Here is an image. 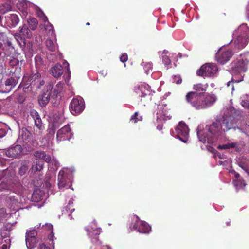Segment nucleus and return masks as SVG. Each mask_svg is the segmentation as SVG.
I'll return each instance as SVG.
<instances>
[{"label": "nucleus", "instance_id": "f257e3e1", "mask_svg": "<svg viewBox=\"0 0 249 249\" xmlns=\"http://www.w3.org/2000/svg\"><path fill=\"white\" fill-rule=\"evenodd\" d=\"M249 61L246 59L241 58L234 61L231 64V73L233 75L231 81L227 83V86H230L233 82L239 83L243 80L245 73L247 70Z\"/></svg>", "mask_w": 249, "mask_h": 249}, {"label": "nucleus", "instance_id": "f03ea898", "mask_svg": "<svg viewBox=\"0 0 249 249\" xmlns=\"http://www.w3.org/2000/svg\"><path fill=\"white\" fill-rule=\"evenodd\" d=\"M40 78L41 74L38 72L32 73L26 81V78H23V80L18 88L23 87L24 92L37 91L45 84L44 80H41Z\"/></svg>", "mask_w": 249, "mask_h": 249}, {"label": "nucleus", "instance_id": "7ed1b4c3", "mask_svg": "<svg viewBox=\"0 0 249 249\" xmlns=\"http://www.w3.org/2000/svg\"><path fill=\"white\" fill-rule=\"evenodd\" d=\"M20 67H17L13 72L12 76L7 79L4 84H1V93H8L16 86L18 80L21 76Z\"/></svg>", "mask_w": 249, "mask_h": 249}, {"label": "nucleus", "instance_id": "20e7f679", "mask_svg": "<svg viewBox=\"0 0 249 249\" xmlns=\"http://www.w3.org/2000/svg\"><path fill=\"white\" fill-rule=\"evenodd\" d=\"M238 30L240 34L234 40L235 47L242 49L247 45L249 40V28L246 25H242L238 28Z\"/></svg>", "mask_w": 249, "mask_h": 249}, {"label": "nucleus", "instance_id": "39448f33", "mask_svg": "<svg viewBox=\"0 0 249 249\" xmlns=\"http://www.w3.org/2000/svg\"><path fill=\"white\" fill-rule=\"evenodd\" d=\"M53 85L52 83H49L46 85L45 89L43 93L39 96L38 102L41 106H45L50 100V97L56 96L59 93L58 91L55 89H53Z\"/></svg>", "mask_w": 249, "mask_h": 249}, {"label": "nucleus", "instance_id": "423d86ee", "mask_svg": "<svg viewBox=\"0 0 249 249\" xmlns=\"http://www.w3.org/2000/svg\"><path fill=\"white\" fill-rule=\"evenodd\" d=\"M73 176L67 170H61L58 175V185L59 189L69 188L71 186Z\"/></svg>", "mask_w": 249, "mask_h": 249}, {"label": "nucleus", "instance_id": "0eeeda50", "mask_svg": "<svg viewBox=\"0 0 249 249\" xmlns=\"http://www.w3.org/2000/svg\"><path fill=\"white\" fill-rule=\"evenodd\" d=\"M189 132V130L187 125L184 122L181 121L175 128L173 133L180 141L186 143L188 140Z\"/></svg>", "mask_w": 249, "mask_h": 249}, {"label": "nucleus", "instance_id": "6e6552de", "mask_svg": "<svg viewBox=\"0 0 249 249\" xmlns=\"http://www.w3.org/2000/svg\"><path fill=\"white\" fill-rule=\"evenodd\" d=\"M136 96L140 99L141 104L145 106V104L150 99L149 91L146 86L143 85H137L134 87Z\"/></svg>", "mask_w": 249, "mask_h": 249}, {"label": "nucleus", "instance_id": "1a4fd4ad", "mask_svg": "<svg viewBox=\"0 0 249 249\" xmlns=\"http://www.w3.org/2000/svg\"><path fill=\"white\" fill-rule=\"evenodd\" d=\"M186 100L196 108H202V94L200 92H189L186 95Z\"/></svg>", "mask_w": 249, "mask_h": 249}, {"label": "nucleus", "instance_id": "9d476101", "mask_svg": "<svg viewBox=\"0 0 249 249\" xmlns=\"http://www.w3.org/2000/svg\"><path fill=\"white\" fill-rule=\"evenodd\" d=\"M85 108V103L83 99L74 98L70 103V110L72 114L75 115L81 113Z\"/></svg>", "mask_w": 249, "mask_h": 249}, {"label": "nucleus", "instance_id": "9b49d317", "mask_svg": "<svg viewBox=\"0 0 249 249\" xmlns=\"http://www.w3.org/2000/svg\"><path fill=\"white\" fill-rule=\"evenodd\" d=\"M72 136V133L70 126L67 124L58 130L56 134V139L57 142H61L70 140Z\"/></svg>", "mask_w": 249, "mask_h": 249}, {"label": "nucleus", "instance_id": "f8f14e48", "mask_svg": "<svg viewBox=\"0 0 249 249\" xmlns=\"http://www.w3.org/2000/svg\"><path fill=\"white\" fill-rule=\"evenodd\" d=\"M37 234L36 230H30L26 233V245L29 249H31L35 246L36 236Z\"/></svg>", "mask_w": 249, "mask_h": 249}, {"label": "nucleus", "instance_id": "ddd939ff", "mask_svg": "<svg viewBox=\"0 0 249 249\" xmlns=\"http://www.w3.org/2000/svg\"><path fill=\"white\" fill-rule=\"evenodd\" d=\"M233 55V53L231 50L219 52L217 54V60L219 63L223 65L228 62Z\"/></svg>", "mask_w": 249, "mask_h": 249}, {"label": "nucleus", "instance_id": "4468645a", "mask_svg": "<svg viewBox=\"0 0 249 249\" xmlns=\"http://www.w3.org/2000/svg\"><path fill=\"white\" fill-rule=\"evenodd\" d=\"M32 119L34 121L35 126L39 130H43L44 127L42 125L41 119L38 112L34 110L30 111V116H28V120Z\"/></svg>", "mask_w": 249, "mask_h": 249}, {"label": "nucleus", "instance_id": "2eb2a0df", "mask_svg": "<svg viewBox=\"0 0 249 249\" xmlns=\"http://www.w3.org/2000/svg\"><path fill=\"white\" fill-rule=\"evenodd\" d=\"M218 70L216 64L212 63H208L203 65V76L212 77L216 73Z\"/></svg>", "mask_w": 249, "mask_h": 249}, {"label": "nucleus", "instance_id": "dca6fc26", "mask_svg": "<svg viewBox=\"0 0 249 249\" xmlns=\"http://www.w3.org/2000/svg\"><path fill=\"white\" fill-rule=\"evenodd\" d=\"M22 148L20 145H16L8 148L5 152L6 155L10 158H16L20 154Z\"/></svg>", "mask_w": 249, "mask_h": 249}, {"label": "nucleus", "instance_id": "f3484780", "mask_svg": "<svg viewBox=\"0 0 249 249\" xmlns=\"http://www.w3.org/2000/svg\"><path fill=\"white\" fill-rule=\"evenodd\" d=\"M7 25L10 28L15 27L19 21V18L17 15L10 14L5 17Z\"/></svg>", "mask_w": 249, "mask_h": 249}, {"label": "nucleus", "instance_id": "a211bd4d", "mask_svg": "<svg viewBox=\"0 0 249 249\" xmlns=\"http://www.w3.org/2000/svg\"><path fill=\"white\" fill-rule=\"evenodd\" d=\"M50 73L55 78L60 77L63 73L64 70L62 66L57 64L50 70Z\"/></svg>", "mask_w": 249, "mask_h": 249}, {"label": "nucleus", "instance_id": "6ab92c4d", "mask_svg": "<svg viewBox=\"0 0 249 249\" xmlns=\"http://www.w3.org/2000/svg\"><path fill=\"white\" fill-rule=\"evenodd\" d=\"M203 107H208L212 106L216 101V98L214 94H204Z\"/></svg>", "mask_w": 249, "mask_h": 249}, {"label": "nucleus", "instance_id": "aec40b11", "mask_svg": "<svg viewBox=\"0 0 249 249\" xmlns=\"http://www.w3.org/2000/svg\"><path fill=\"white\" fill-rule=\"evenodd\" d=\"M44 161L38 158H36L32 166V171L34 172L40 171L44 167Z\"/></svg>", "mask_w": 249, "mask_h": 249}, {"label": "nucleus", "instance_id": "412c9836", "mask_svg": "<svg viewBox=\"0 0 249 249\" xmlns=\"http://www.w3.org/2000/svg\"><path fill=\"white\" fill-rule=\"evenodd\" d=\"M34 156L36 158L42 160L44 162L45 161L48 163L50 162L51 160V157L50 155L46 154L44 151H36L34 153Z\"/></svg>", "mask_w": 249, "mask_h": 249}, {"label": "nucleus", "instance_id": "4be33fe9", "mask_svg": "<svg viewBox=\"0 0 249 249\" xmlns=\"http://www.w3.org/2000/svg\"><path fill=\"white\" fill-rule=\"evenodd\" d=\"M158 109L159 111L157 112V114L161 115L163 119L167 120L171 118V116L170 114H168V113L167 111L166 106H158Z\"/></svg>", "mask_w": 249, "mask_h": 249}, {"label": "nucleus", "instance_id": "5701e85b", "mask_svg": "<svg viewBox=\"0 0 249 249\" xmlns=\"http://www.w3.org/2000/svg\"><path fill=\"white\" fill-rule=\"evenodd\" d=\"M141 221L139 217L137 215L131 217V222L129 225L131 231L137 230L138 231L139 225Z\"/></svg>", "mask_w": 249, "mask_h": 249}, {"label": "nucleus", "instance_id": "b1692460", "mask_svg": "<svg viewBox=\"0 0 249 249\" xmlns=\"http://www.w3.org/2000/svg\"><path fill=\"white\" fill-rule=\"evenodd\" d=\"M19 32L24 38H31L32 37V32L29 29L28 26L24 24L20 27Z\"/></svg>", "mask_w": 249, "mask_h": 249}, {"label": "nucleus", "instance_id": "393cba45", "mask_svg": "<svg viewBox=\"0 0 249 249\" xmlns=\"http://www.w3.org/2000/svg\"><path fill=\"white\" fill-rule=\"evenodd\" d=\"M151 230V227L146 222L141 221L140 222L139 225L138 231L141 233H148Z\"/></svg>", "mask_w": 249, "mask_h": 249}, {"label": "nucleus", "instance_id": "a878e982", "mask_svg": "<svg viewBox=\"0 0 249 249\" xmlns=\"http://www.w3.org/2000/svg\"><path fill=\"white\" fill-rule=\"evenodd\" d=\"M85 230L87 232V234L91 238L97 239L100 233V229L95 228V229H93L91 231L89 228L85 227Z\"/></svg>", "mask_w": 249, "mask_h": 249}, {"label": "nucleus", "instance_id": "bb28decb", "mask_svg": "<svg viewBox=\"0 0 249 249\" xmlns=\"http://www.w3.org/2000/svg\"><path fill=\"white\" fill-rule=\"evenodd\" d=\"M12 7L10 1H7L0 5V13L2 14H6L10 11Z\"/></svg>", "mask_w": 249, "mask_h": 249}, {"label": "nucleus", "instance_id": "cd10ccee", "mask_svg": "<svg viewBox=\"0 0 249 249\" xmlns=\"http://www.w3.org/2000/svg\"><path fill=\"white\" fill-rule=\"evenodd\" d=\"M31 133L26 128H23L19 132V137L23 141H26L30 139Z\"/></svg>", "mask_w": 249, "mask_h": 249}, {"label": "nucleus", "instance_id": "c85d7f7f", "mask_svg": "<svg viewBox=\"0 0 249 249\" xmlns=\"http://www.w3.org/2000/svg\"><path fill=\"white\" fill-rule=\"evenodd\" d=\"M18 9L22 12L24 16L27 15V3L24 1H20L17 3Z\"/></svg>", "mask_w": 249, "mask_h": 249}, {"label": "nucleus", "instance_id": "c756f323", "mask_svg": "<svg viewBox=\"0 0 249 249\" xmlns=\"http://www.w3.org/2000/svg\"><path fill=\"white\" fill-rule=\"evenodd\" d=\"M27 22L31 30H35L36 29L38 25V21L36 18H30Z\"/></svg>", "mask_w": 249, "mask_h": 249}, {"label": "nucleus", "instance_id": "7c9ffc66", "mask_svg": "<svg viewBox=\"0 0 249 249\" xmlns=\"http://www.w3.org/2000/svg\"><path fill=\"white\" fill-rule=\"evenodd\" d=\"M14 38L17 42L21 46V43H23V46L26 44L25 39L23 38V36L20 35V33H16L14 35Z\"/></svg>", "mask_w": 249, "mask_h": 249}, {"label": "nucleus", "instance_id": "2f4dec72", "mask_svg": "<svg viewBox=\"0 0 249 249\" xmlns=\"http://www.w3.org/2000/svg\"><path fill=\"white\" fill-rule=\"evenodd\" d=\"M168 53V51L164 50L163 52L162 55V62L164 64L165 66H167L171 64V60L169 57L167 55V53Z\"/></svg>", "mask_w": 249, "mask_h": 249}, {"label": "nucleus", "instance_id": "473e14b6", "mask_svg": "<svg viewBox=\"0 0 249 249\" xmlns=\"http://www.w3.org/2000/svg\"><path fill=\"white\" fill-rule=\"evenodd\" d=\"M223 124L225 127L226 130L231 129L234 126V123L231 121L229 122V120L226 118L223 120Z\"/></svg>", "mask_w": 249, "mask_h": 249}, {"label": "nucleus", "instance_id": "72a5a7b5", "mask_svg": "<svg viewBox=\"0 0 249 249\" xmlns=\"http://www.w3.org/2000/svg\"><path fill=\"white\" fill-rule=\"evenodd\" d=\"M142 116H141L138 117V112H136L134 115H133L130 120V122L134 124L137 123L139 121H142Z\"/></svg>", "mask_w": 249, "mask_h": 249}, {"label": "nucleus", "instance_id": "f704fd0d", "mask_svg": "<svg viewBox=\"0 0 249 249\" xmlns=\"http://www.w3.org/2000/svg\"><path fill=\"white\" fill-rule=\"evenodd\" d=\"M7 56L8 54L6 52L5 47L1 43H0V57L4 60Z\"/></svg>", "mask_w": 249, "mask_h": 249}, {"label": "nucleus", "instance_id": "c9c22d12", "mask_svg": "<svg viewBox=\"0 0 249 249\" xmlns=\"http://www.w3.org/2000/svg\"><path fill=\"white\" fill-rule=\"evenodd\" d=\"M46 45L48 49L51 52H54L55 50V46L52 40L48 39L46 41Z\"/></svg>", "mask_w": 249, "mask_h": 249}, {"label": "nucleus", "instance_id": "e433bc0d", "mask_svg": "<svg viewBox=\"0 0 249 249\" xmlns=\"http://www.w3.org/2000/svg\"><path fill=\"white\" fill-rule=\"evenodd\" d=\"M219 126L218 123H213V124L209 127L208 130L210 133L214 134L216 131V129L218 128Z\"/></svg>", "mask_w": 249, "mask_h": 249}, {"label": "nucleus", "instance_id": "4c0bfd02", "mask_svg": "<svg viewBox=\"0 0 249 249\" xmlns=\"http://www.w3.org/2000/svg\"><path fill=\"white\" fill-rule=\"evenodd\" d=\"M235 146L234 143H227L223 145H219L217 148L220 149H228L231 148H234Z\"/></svg>", "mask_w": 249, "mask_h": 249}, {"label": "nucleus", "instance_id": "58836bf2", "mask_svg": "<svg viewBox=\"0 0 249 249\" xmlns=\"http://www.w3.org/2000/svg\"><path fill=\"white\" fill-rule=\"evenodd\" d=\"M29 168L28 164H23L19 169V174L22 176L24 175Z\"/></svg>", "mask_w": 249, "mask_h": 249}, {"label": "nucleus", "instance_id": "ea45409f", "mask_svg": "<svg viewBox=\"0 0 249 249\" xmlns=\"http://www.w3.org/2000/svg\"><path fill=\"white\" fill-rule=\"evenodd\" d=\"M19 62V60L18 58L12 57L9 61V64L10 66L14 67L18 66Z\"/></svg>", "mask_w": 249, "mask_h": 249}, {"label": "nucleus", "instance_id": "a19ab883", "mask_svg": "<svg viewBox=\"0 0 249 249\" xmlns=\"http://www.w3.org/2000/svg\"><path fill=\"white\" fill-rule=\"evenodd\" d=\"M246 185L247 184L245 182V180L241 179H239L238 180H237L236 184V185L237 186V187L243 190H245V187Z\"/></svg>", "mask_w": 249, "mask_h": 249}, {"label": "nucleus", "instance_id": "79ce46f5", "mask_svg": "<svg viewBox=\"0 0 249 249\" xmlns=\"http://www.w3.org/2000/svg\"><path fill=\"white\" fill-rule=\"evenodd\" d=\"M241 104L244 108L249 109V95H247L246 98L242 101Z\"/></svg>", "mask_w": 249, "mask_h": 249}, {"label": "nucleus", "instance_id": "37998d69", "mask_svg": "<svg viewBox=\"0 0 249 249\" xmlns=\"http://www.w3.org/2000/svg\"><path fill=\"white\" fill-rule=\"evenodd\" d=\"M194 92H200L202 94V85L201 84H197L194 85Z\"/></svg>", "mask_w": 249, "mask_h": 249}, {"label": "nucleus", "instance_id": "c03bdc74", "mask_svg": "<svg viewBox=\"0 0 249 249\" xmlns=\"http://www.w3.org/2000/svg\"><path fill=\"white\" fill-rule=\"evenodd\" d=\"M196 134L199 141L201 142L202 141V129L200 125L197 127Z\"/></svg>", "mask_w": 249, "mask_h": 249}, {"label": "nucleus", "instance_id": "a18cd8bd", "mask_svg": "<svg viewBox=\"0 0 249 249\" xmlns=\"http://www.w3.org/2000/svg\"><path fill=\"white\" fill-rule=\"evenodd\" d=\"M173 82L177 84H181L182 82V79L180 75H175L173 78Z\"/></svg>", "mask_w": 249, "mask_h": 249}, {"label": "nucleus", "instance_id": "49530a36", "mask_svg": "<svg viewBox=\"0 0 249 249\" xmlns=\"http://www.w3.org/2000/svg\"><path fill=\"white\" fill-rule=\"evenodd\" d=\"M120 60L121 62L123 63L126 62L128 60V55L127 53H124L121 55V56L120 57Z\"/></svg>", "mask_w": 249, "mask_h": 249}, {"label": "nucleus", "instance_id": "de8ad7c7", "mask_svg": "<svg viewBox=\"0 0 249 249\" xmlns=\"http://www.w3.org/2000/svg\"><path fill=\"white\" fill-rule=\"evenodd\" d=\"M4 242H6V244H3L1 247V249H9V247L10 245L8 246L7 244L10 243L11 240L10 239H7L4 240Z\"/></svg>", "mask_w": 249, "mask_h": 249}, {"label": "nucleus", "instance_id": "09e8293b", "mask_svg": "<svg viewBox=\"0 0 249 249\" xmlns=\"http://www.w3.org/2000/svg\"><path fill=\"white\" fill-rule=\"evenodd\" d=\"M8 185L5 183L2 182L0 184V190H7L8 189Z\"/></svg>", "mask_w": 249, "mask_h": 249}, {"label": "nucleus", "instance_id": "8fccbe9b", "mask_svg": "<svg viewBox=\"0 0 249 249\" xmlns=\"http://www.w3.org/2000/svg\"><path fill=\"white\" fill-rule=\"evenodd\" d=\"M38 249H51L50 248L46 246L45 244H40Z\"/></svg>", "mask_w": 249, "mask_h": 249}, {"label": "nucleus", "instance_id": "3c124183", "mask_svg": "<svg viewBox=\"0 0 249 249\" xmlns=\"http://www.w3.org/2000/svg\"><path fill=\"white\" fill-rule=\"evenodd\" d=\"M207 149L209 151H210L212 153L214 154L215 156H216V154L217 151L216 149H215L214 148L211 147V146L207 147Z\"/></svg>", "mask_w": 249, "mask_h": 249}, {"label": "nucleus", "instance_id": "603ef678", "mask_svg": "<svg viewBox=\"0 0 249 249\" xmlns=\"http://www.w3.org/2000/svg\"><path fill=\"white\" fill-rule=\"evenodd\" d=\"M63 65H64V67H67V71L68 73L69 74H70V70L69 68V64L68 63V62H67L66 61H65L63 63Z\"/></svg>", "mask_w": 249, "mask_h": 249}, {"label": "nucleus", "instance_id": "864d4df0", "mask_svg": "<svg viewBox=\"0 0 249 249\" xmlns=\"http://www.w3.org/2000/svg\"><path fill=\"white\" fill-rule=\"evenodd\" d=\"M54 234L53 232H51L48 235V239L50 241H52V244L53 243Z\"/></svg>", "mask_w": 249, "mask_h": 249}, {"label": "nucleus", "instance_id": "5fc2aeb1", "mask_svg": "<svg viewBox=\"0 0 249 249\" xmlns=\"http://www.w3.org/2000/svg\"><path fill=\"white\" fill-rule=\"evenodd\" d=\"M196 74L198 76H202V66L197 71Z\"/></svg>", "mask_w": 249, "mask_h": 249}, {"label": "nucleus", "instance_id": "6e6d98bb", "mask_svg": "<svg viewBox=\"0 0 249 249\" xmlns=\"http://www.w3.org/2000/svg\"><path fill=\"white\" fill-rule=\"evenodd\" d=\"M6 134V131L3 129H0V138L4 137Z\"/></svg>", "mask_w": 249, "mask_h": 249}, {"label": "nucleus", "instance_id": "4d7b16f0", "mask_svg": "<svg viewBox=\"0 0 249 249\" xmlns=\"http://www.w3.org/2000/svg\"><path fill=\"white\" fill-rule=\"evenodd\" d=\"M246 14L248 18H249V3L247 6V9H246Z\"/></svg>", "mask_w": 249, "mask_h": 249}, {"label": "nucleus", "instance_id": "13d9d810", "mask_svg": "<svg viewBox=\"0 0 249 249\" xmlns=\"http://www.w3.org/2000/svg\"><path fill=\"white\" fill-rule=\"evenodd\" d=\"M9 234H10V233L9 232L7 233H4L3 232V233H1V236L3 238H6L7 237L9 236Z\"/></svg>", "mask_w": 249, "mask_h": 249}, {"label": "nucleus", "instance_id": "bf43d9fd", "mask_svg": "<svg viewBox=\"0 0 249 249\" xmlns=\"http://www.w3.org/2000/svg\"><path fill=\"white\" fill-rule=\"evenodd\" d=\"M6 44L8 46H11L12 45V41L9 39H7L6 41Z\"/></svg>", "mask_w": 249, "mask_h": 249}, {"label": "nucleus", "instance_id": "052dcab7", "mask_svg": "<svg viewBox=\"0 0 249 249\" xmlns=\"http://www.w3.org/2000/svg\"><path fill=\"white\" fill-rule=\"evenodd\" d=\"M152 63H149L148 64H147V66L148 67V68L149 69H151L152 68Z\"/></svg>", "mask_w": 249, "mask_h": 249}, {"label": "nucleus", "instance_id": "680f3d73", "mask_svg": "<svg viewBox=\"0 0 249 249\" xmlns=\"http://www.w3.org/2000/svg\"><path fill=\"white\" fill-rule=\"evenodd\" d=\"M66 208H69V209H70L71 208V204H70V203L69 202L68 205L66 206Z\"/></svg>", "mask_w": 249, "mask_h": 249}, {"label": "nucleus", "instance_id": "e2e57ef3", "mask_svg": "<svg viewBox=\"0 0 249 249\" xmlns=\"http://www.w3.org/2000/svg\"><path fill=\"white\" fill-rule=\"evenodd\" d=\"M51 29L49 30V32L51 31V33H53V27L51 26Z\"/></svg>", "mask_w": 249, "mask_h": 249}, {"label": "nucleus", "instance_id": "0e129e2a", "mask_svg": "<svg viewBox=\"0 0 249 249\" xmlns=\"http://www.w3.org/2000/svg\"><path fill=\"white\" fill-rule=\"evenodd\" d=\"M239 176V174H238V173H237V174H236L235 175V177H236V178H238Z\"/></svg>", "mask_w": 249, "mask_h": 249}, {"label": "nucleus", "instance_id": "69168bd1", "mask_svg": "<svg viewBox=\"0 0 249 249\" xmlns=\"http://www.w3.org/2000/svg\"><path fill=\"white\" fill-rule=\"evenodd\" d=\"M226 224H227V226H230V222H227Z\"/></svg>", "mask_w": 249, "mask_h": 249}, {"label": "nucleus", "instance_id": "338daca9", "mask_svg": "<svg viewBox=\"0 0 249 249\" xmlns=\"http://www.w3.org/2000/svg\"><path fill=\"white\" fill-rule=\"evenodd\" d=\"M86 25L89 26V25H90V23L89 22H87L86 23Z\"/></svg>", "mask_w": 249, "mask_h": 249}, {"label": "nucleus", "instance_id": "774afa93", "mask_svg": "<svg viewBox=\"0 0 249 249\" xmlns=\"http://www.w3.org/2000/svg\"><path fill=\"white\" fill-rule=\"evenodd\" d=\"M75 210V209L74 208H72L71 210V213L72 212V211H74Z\"/></svg>", "mask_w": 249, "mask_h": 249}]
</instances>
